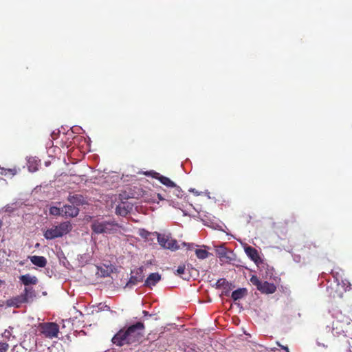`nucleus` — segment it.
Here are the masks:
<instances>
[{"label":"nucleus","mask_w":352,"mask_h":352,"mask_svg":"<svg viewBox=\"0 0 352 352\" xmlns=\"http://www.w3.org/2000/svg\"><path fill=\"white\" fill-rule=\"evenodd\" d=\"M91 230L96 234H114L118 230V224L114 221L97 219L91 225Z\"/></svg>","instance_id":"f257e3e1"},{"label":"nucleus","mask_w":352,"mask_h":352,"mask_svg":"<svg viewBox=\"0 0 352 352\" xmlns=\"http://www.w3.org/2000/svg\"><path fill=\"white\" fill-rule=\"evenodd\" d=\"M72 229V226L69 221H65L57 226H53L45 231V239H54L61 237L69 233Z\"/></svg>","instance_id":"f03ea898"},{"label":"nucleus","mask_w":352,"mask_h":352,"mask_svg":"<svg viewBox=\"0 0 352 352\" xmlns=\"http://www.w3.org/2000/svg\"><path fill=\"white\" fill-rule=\"evenodd\" d=\"M34 296V291L32 288L26 287L23 294L8 299L6 300V305L8 307L19 308L22 304L28 302Z\"/></svg>","instance_id":"7ed1b4c3"},{"label":"nucleus","mask_w":352,"mask_h":352,"mask_svg":"<svg viewBox=\"0 0 352 352\" xmlns=\"http://www.w3.org/2000/svg\"><path fill=\"white\" fill-rule=\"evenodd\" d=\"M250 280L263 294H271L276 290V287L274 283H270L267 281L261 282L255 275H252Z\"/></svg>","instance_id":"20e7f679"},{"label":"nucleus","mask_w":352,"mask_h":352,"mask_svg":"<svg viewBox=\"0 0 352 352\" xmlns=\"http://www.w3.org/2000/svg\"><path fill=\"white\" fill-rule=\"evenodd\" d=\"M157 241L162 248L171 251H176L180 248L177 240L170 234H157Z\"/></svg>","instance_id":"39448f33"},{"label":"nucleus","mask_w":352,"mask_h":352,"mask_svg":"<svg viewBox=\"0 0 352 352\" xmlns=\"http://www.w3.org/2000/svg\"><path fill=\"white\" fill-rule=\"evenodd\" d=\"M132 343L138 342L144 335V324L142 322H138L126 328Z\"/></svg>","instance_id":"423d86ee"},{"label":"nucleus","mask_w":352,"mask_h":352,"mask_svg":"<svg viewBox=\"0 0 352 352\" xmlns=\"http://www.w3.org/2000/svg\"><path fill=\"white\" fill-rule=\"evenodd\" d=\"M112 342L118 346L133 344L126 328L121 329L111 340Z\"/></svg>","instance_id":"0eeeda50"},{"label":"nucleus","mask_w":352,"mask_h":352,"mask_svg":"<svg viewBox=\"0 0 352 352\" xmlns=\"http://www.w3.org/2000/svg\"><path fill=\"white\" fill-rule=\"evenodd\" d=\"M146 175H151L152 177L159 180L164 186L172 188L175 186V184L171 181L168 177L160 175L159 173L155 171H150L145 173Z\"/></svg>","instance_id":"6e6552de"},{"label":"nucleus","mask_w":352,"mask_h":352,"mask_svg":"<svg viewBox=\"0 0 352 352\" xmlns=\"http://www.w3.org/2000/svg\"><path fill=\"white\" fill-rule=\"evenodd\" d=\"M59 333V326L55 322H45V338H57Z\"/></svg>","instance_id":"1a4fd4ad"},{"label":"nucleus","mask_w":352,"mask_h":352,"mask_svg":"<svg viewBox=\"0 0 352 352\" xmlns=\"http://www.w3.org/2000/svg\"><path fill=\"white\" fill-rule=\"evenodd\" d=\"M132 274L135 273V275H131L129 280L126 283V286L132 287L142 282L144 278L143 268L139 267L135 272H131Z\"/></svg>","instance_id":"9d476101"},{"label":"nucleus","mask_w":352,"mask_h":352,"mask_svg":"<svg viewBox=\"0 0 352 352\" xmlns=\"http://www.w3.org/2000/svg\"><path fill=\"white\" fill-rule=\"evenodd\" d=\"M133 206L128 202H122L117 206L116 213L118 215L125 217L132 210Z\"/></svg>","instance_id":"9b49d317"},{"label":"nucleus","mask_w":352,"mask_h":352,"mask_svg":"<svg viewBox=\"0 0 352 352\" xmlns=\"http://www.w3.org/2000/svg\"><path fill=\"white\" fill-rule=\"evenodd\" d=\"M245 252L247 256L256 264L261 262V258L256 249L252 246H247L245 248Z\"/></svg>","instance_id":"f8f14e48"},{"label":"nucleus","mask_w":352,"mask_h":352,"mask_svg":"<svg viewBox=\"0 0 352 352\" xmlns=\"http://www.w3.org/2000/svg\"><path fill=\"white\" fill-rule=\"evenodd\" d=\"M62 213L67 217H76L78 214L79 209L75 206H65L61 208Z\"/></svg>","instance_id":"ddd939ff"},{"label":"nucleus","mask_w":352,"mask_h":352,"mask_svg":"<svg viewBox=\"0 0 352 352\" xmlns=\"http://www.w3.org/2000/svg\"><path fill=\"white\" fill-rule=\"evenodd\" d=\"M161 279V276L158 273H151L146 279L144 286L151 287L155 286Z\"/></svg>","instance_id":"4468645a"},{"label":"nucleus","mask_w":352,"mask_h":352,"mask_svg":"<svg viewBox=\"0 0 352 352\" xmlns=\"http://www.w3.org/2000/svg\"><path fill=\"white\" fill-rule=\"evenodd\" d=\"M20 280L25 286L35 285L37 283V278L35 276H32L28 274L21 276Z\"/></svg>","instance_id":"2eb2a0df"},{"label":"nucleus","mask_w":352,"mask_h":352,"mask_svg":"<svg viewBox=\"0 0 352 352\" xmlns=\"http://www.w3.org/2000/svg\"><path fill=\"white\" fill-rule=\"evenodd\" d=\"M246 292H247V290L245 288H241V289L234 290L232 293V296H231L232 298L234 301L241 299L245 295Z\"/></svg>","instance_id":"dca6fc26"},{"label":"nucleus","mask_w":352,"mask_h":352,"mask_svg":"<svg viewBox=\"0 0 352 352\" xmlns=\"http://www.w3.org/2000/svg\"><path fill=\"white\" fill-rule=\"evenodd\" d=\"M40 161H38L34 157H31L28 160V166L30 172H35L38 170V164Z\"/></svg>","instance_id":"f3484780"},{"label":"nucleus","mask_w":352,"mask_h":352,"mask_svg":"<svg viewBox=\"0 0 352 352\" xmlns=\"http://www.w3.org/2000/svg\"><path fill=\"white\" fill-rule=\"evenodd\" d=\"M0 174L1 175L5 176H14L16 175L18 173L19 169H17L16 167H14L12 168H0Z\"/></svg>","instance_id":"a211bd4d"},{"label":"nucleus","mask_w":352,"mask_h":352,"mask_svg":"<svg viewBox=\"0 0 352 352\" xmlns=\"http://www.w3.org/2000/svg\"><path fill=\"white\" fill-rule=\"evenodd\" d=\"M30 261L33 264L38 267H44V257L32 256L30 257Z\"/></svg>","instance_id":"6ab92c4d"},{"label":"nucleus","mask_w":352,"mask_h":352,"mask_svg":"<svg viewBox=\"0 0 352 352\" xmlns=\"http://www.w3.org/2000/svg\"><path fill=\"white\" fill-rule=\"evenodd\" d=\"M69 201L72 204L80 205V204H82L83 197H82V196H81L80 195H70L69 197Z\"/></svg>","instance_id":"aec40b11"},{"label":"nucleus","mask_w":352,"mask_h":352,"mask_svg":"<svg viewBox=\"0 0 352 352\" xmlns=\"http://www.w3.org/2000/svg\"><path fill=\"white\" fill-rule=\"evenodd\" d=\"M195 254L198 258L205 259L208 256L209 252L205 250L197 249L195 250Z\"/></svg>","instance_id":"412c9836"},{"label":"nucleus","mask_w":352,"mask_h":352,"mask_svg":"<svg viewBox=\"0 0 352 352\" xmlns=\"http://www.w3.org/2000/svg\"><path fill=\"white\" fill-rule=\"evenodd\" d=\"M186 265L184 264L180 265L177 270L176 274L179 276H180L183 279H187V276H186Z\"/></svg>","instance_id":"4be33fe9"},{"label":"nucleus","mask_w":352,"mask_h":352,"mask_svg":"<svg viewBox=\"0 0 352 352\" xmlns=\"http://www.w3.org/2000/svg\"><path fill=\"white\" fill-rule=\"evenodd\" d=\"M171 188H172V190H170L169 193L172 192L173 195L177 198L182 197V190L179 186H178L175 184V186L172 187Z\"/></svg>","instance_id":"5701e85b"},{"label":"nucleus","mask_w":352,"mask_h":352,"mask_svg":"<svg viewBox=\"0 0 352 352\" xmlns=\"http://www.w3.org/2000/svg\"><path fill=\"white\" fill-rule=\"evenodd\" d=\"M228 285V282L225 278H219L217 283L216 285L217 288H221Z\"/></svg>","instance_id":"b1692460"},{"label":"nucleus","mask_w":352,"mask_h":352,"mask_svg":"<svg viewBox=\"0 0 352 352\" xmlns=\"http://www.w3.org/2000/svg\"><path fill=\"white\" fill-rule=\"evenodd\" d=\"M50 213L52 215L63 214L61 212V209L57 207H51L50 209Z\"/></svg>","instance_id":"393cba45"},{"label":"nucleus","mask_w":352,"mask_h":352,"mask_svg":"<svg viewBox=\"0 0 352 352\" xmlns=\"http://www.w3.org/2000/svg\"><path fill=\"white\" fill-rule=\"evenodd\" d=\"M9 345L6 342H0V352H7Z\"/></svg>","instance_id":"a878e982"},{"label":"nucleus","mask_w":352,"mask_h":352,"mask_svg":"<svg viewBox=\"0 0 352 352\" xmlns=\"http://www.w3.org/2000/svg\"><path fill=\"white\" fill-rule=\"evenodd\" d=\"M219 257L220 258H229V257L227 256V251L226 249H221L218 251Z\"/></svg>","instance_id":"bb28decb"},{"label":"nucleus","mask_w":352,"mask_h":352,"mask_svg":"<svg viewBox=\"0 0 352 352\" xmlns=\"http://www.w3.org/2000/svg\"><path fill=\"white\" fill-rule=\"evenodd\" d=\"M277 345L283 349L285 352H289V348L287 346L281 345L278 342H276Z\"/></svg>","instance_id":"cd10ccee"},{"label":"nucleus","mask_w":352,"mask_h":352,"mask_svg":"<svg viewBox=\"0 0 352 352\" xmlns=\"http://www.w3.org/2000/svg\"><path fill=\"white\" fill-rule=\"evenodd\" d=\"M156 197L159 200L161 201L166 199V198L164 196H163L161 193H157Z\"/></svg>","instance_id":"c85d7f7f"},{"label":"nucleus","mask_w":352,"mask_h":352,"mask_svg":"<svg viewBox=\"0 0 352 352\" xmlns=\"http://www.w3.org/2000/svg\"><path fill=\"white\" fill-rule=\"evenodd\" d=\"M184 247H187L188 249H191L193 247V243H186L185 242L182 244Z\"/></svg>","instance_id":"c756f323"},{"label":"nucleus","mask_w":352,"mask_h":352,"mask_svg":"<svg viewBox=\"0 0 352 352\" xmlns=\"http://www.w3.org/2000/svg\"><path fill=\"white\" fill-rule=\"evenodd\" d=\"M38 328H39V331L41 333H44V324H40Z\"/></svg>","instance_id":"7c9ffc66"},{"label":"nucleus","mask_w":352,"mask_h":352,"mask_svg":"<svg viewBox=\"0 0 352 352\" xmlns=\"http://www.w3.org/2000/svg\"><path fill=\"white\" fill-rule=\"evenodd\" d=\"M51 164V161H45V166H48Z\"/></svg>","instance_id":"2f4dec72"},{"label":"nucleus","mask_w":352,"mask_h":352,"mask_svg":"<svg viewBox=\"0 0 352 352\" xmlns=\"http://www.w3.org/2000/svg\"><path fill=\"white\" fill-rule=\"evenodd\" d=\"M2 226H3V222L1 220H0V229L1 228Z\"/></svg>","instance_id":"473e14b6"},{"label":"nucleus","mask_w":352,"mask_h":352,"mask_svg":"<svg viewBox=\"0 0 352 352\" xmlns=\"http://www.w3.org/2000/svg\"><path fill=\"white\" fill-rule=\"evenodd\" d=\"M56 135V134L52 133V138H53V139H55V138H56V137H55Z\"/></svg>","instance_id":"72a5a7b5"},{"label":"nucleus","mask_w":352,"mask_h":352,"mask_svg":"<svg viewBox=\"0 0 352 352\" xmlns=\"http://www.w3.org/2000/svg\"><path fill=\"white\" fill-rule=\"evenodd\" d=\"M167 198H168V199H173V196H171V195H168V196H167Z\"/></svg>","instance_id":"f704fd0d"},{"label":"nucleus","mask_w":352,"mask_h":352,"mask_svg":"<svg viewBox=\"0 0 352 352\" xmlns=\"http://www.w3.org/2000/svg\"><path fill=\"white\" fill-rule=\"evenodd\" d=\"M143 314H144V315H147V314H148V312H147L146 311H143Z\"/></svg>","instance_id":"c9c22d12"},{"label":"nucleus","mask_w":352,"mask_h":352,"mask_svg":"<svg viewBox=\"0 0 352 352\" xmlns=\"http://www.w3.org/2000/svg\"><path fill=\"white\" fill-rule=\"evenodd\" d=\"M52 160H54V161H56V158L55 157H52Z\"/></svg>","instance_id":"e433bc0d"},{"label":"nucleus","mask_w":352,"mask_h":352,"mask_svg":"<svg viewBox=\"0 0 352 352\" xmlns=\"http://www.w3.org/2000/svg\"><path fill=\"white\" fill-rule=\"evenodd\" d=\"M50 146L52 145V141H50V144H49Z\"/></svg>","instance_id":"4c0bfd02"}]
</instances>
